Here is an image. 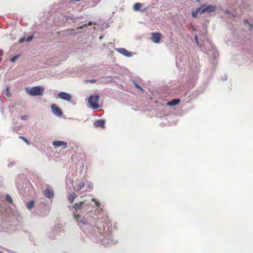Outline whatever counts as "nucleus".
I'll return each instance as SVG.
<instances>
[{"label": "nucleus", "mask_w": 253, "mask_h": 253, "mask_svg": "<svg viewBox=\"0 0 253 253\" xmlns=\"http://www.w3.org/2000/svg\"><path fill=\"white\" fill-rule=\"evenodd\" d=\"M84 204V202H81L79 203H76L74 206H73V208L74 209L76 210V211H77L78 210H80L82 209V206L83 205V204Z\"/></svg>", "instance_id": "nucleus-15"}, {"label": "nucleus", "mask_w": 253, "mask_h": 253, "mask_svg": "<svg viewBox=\"0 0 253 253\" xmlns=\"http://www.w3.org/2000/svg\"><path fill=\"white\" fill-rule=\"evenodd\" d=\"M44 195L47 198L51 199L54 197V192L52 190L46 189L43 191Z\"/></svg>", "instance_id": "nucleus-11"}, {"label": "nucleus", "mask_w": 253, "mask_h": 253, "mask_svg": "<svg viewBox=\"0 0 253 253\" xmlns=\"http://www.w3.org/2000/svg\"><path fill=\"white\" fill-rule=\"evenodd\" d=\"M19 138L22 139L27 145H29L30 144V141L24 136L20 135Z\"/></svg>", "instance_id": "nucleus-19"}, {"label": "nucleus", "mask_w": 253, "mask_h": 253, "mask_svg": "<svg viewBox=\"0 0 253 253\" xmlns=\"http://www.w3.org/2000/svg\"><path fill=\"white\" fill-rule=\"evenodd\" d=\"M69 18L74 19V18H73V17H67V19H69Z\"/></svg>", "instance_id": "nucleus-35"}, {"label": "nucleus", "mask_w": 253, "mask_h": 253, "mask_svg": "<svg viewBox=\"0 0 253 253\" xmlns=\"http://www.w3.org/2000/svg\"><path fill=\"white\" fill-rule=\"evenodd\" d=\"M92 24V22L90 21L88 23V24H84V27H86L87 26H90ZM83 27V26H81L80 28H82Z\"/></svg>", "instance_id": "nucleus-26"}, {"label": "nucleus", "mask_w": 253, "mask_h": 253, "mask_svg": "<svg viewBox=\"0 0 253 253\" xmlns=\"http://www.w3.org/2000/svg\"><path fill=\"white\" fill-rule=\"evenodd\" d=\"M32 204H33V206L34 205V202L33 201Z\"/></svg>", "instance_id": "nucleus-39"}, {"label": "nucleus", "mask_w": 253, "mask_h": 253, "mask_svg": "<svg viewBox=\"0 0 253 253\" xmlns=\"http://www.w3.org/2000/svg\"><path fill=\"white\" fill-rule=\"evenodd\" d=\"M6 201L10 204L13 203V200L9 194H6L5 196Z\"/></svg>", "instance_id": "nucleus-18"}, {"label": "nucleus", "mask_w": 253, "mask_h": 253, "mask_svg": "<svg viewBox=\"0 0 253 253\" xmlns=\"http://www.w3.org/2000/svg\"><path fill=\"white\" fill-rule=\"evenodd\" d=\"M25 41V38L22 37L19 39V42L21 43H23Z\"/></svg>", "instance_id": "nucleus-27"}, {"label": "nucleus", "mask_w": 253, "mask_h": 253, "mask_svg": "<svg viewBox=\"0 0 253 253\" xmlns=\"http://www.w3.org/2000/svg\"><path fill=\"white\" fill-rule=\"evenodd\" d=\"M202 10L200 12V14L205 12H212L216 10V6L215 5L209 4V5H202Z\"/></svg>", "instance_id": "nucleus-3"}, {"label": "nucleus", "mask_w": 253, "mask_h": 253, "mask_svg": "<svg viewBox=\"0 0 253 253\" xmlns=\"http://www.w3.org/2000/svg\"><path fill=\"white\" fill-rule=\"evenodd\" d=\"M44 88L41 86L33 87V96H42Z\"/></svg>", "instance_id": "nucleus-4"}, {"label": "nucleus", "mask_w": 253, "mask_h": 253, "mask_svg": "<svg viewBox=\"0 0 253 253\" xmlns=\"http://www.w3.org/2000/svg\"><path fill=\"white\" fill-rule=\"evenodd\" d=\"M26 207L29 210L31 211L32 210V200H30L27 203Z\"/></svg>", "instance_id": "nucleus-21"}, {"label": "nucleus", "mask_w": 253, "mask_h": 253, "mask_svg": "<svg viewBox=\"0 0 253 253\" xmlns=\"http://www.w3.org/2000/svg\"><path fill=\"white\" fill-rule=\"evenodd\" d=\"M202 10V8L200 7V8H197L196 10H193L192 12V16L194 17V18H196L197 17V15H198V14L199 13H200V12Z\"/></svg>", "instance_id": "nucleus-16"}, {"label": "nucleus", "mask_w": 253, "mask_h": 253, "mask_svg": "<svg viewBox=\"0 0 253 253\" xmlns=\"http://www.w3.org/2000/svg\"><path fill=\"white\" fill-rule=\"evenodd\" d=\"M32 40V35L29 36L26 39V42H30Z\"/></svg>", "instance_id": "nucleus-28"}, {"label": "nucleus", "mask_w": 253, "mask_h": 253, "mask_svg": "<svg viewBox=\"0 0 253 253\" xmlns=\"http://www.w3.org/2000/svg\"><path fill=\"white\" fill-rule=\"evenodd\" d=\"M105 122L103 120H98L94 123V125L96 127H101L104 128L105 127Z\"/></svg>", "instance_id": "nucleus-12"}, {"label": "nucleus", "mask_w": 253, "mask_h": 253, "mask_svg": "<svg viewBox=\"0 0 253 253\" xmlns=\"http://www.w3.org/2000/svg\"><path fill=\"white\" fill-rule=\"evenodd\" d=\"M27 116H22L20 117L21 120H27Z\"/></svg>", "instance_id": "nucleus-30"}, {"label": "nucleus", "mask_w": 253, "mask_h": 253, "mask_svg": "<svg viewBox=\"0 0 253 253\" xmlns=\"http://www.w3.org/2000/svg\"><path fill=\"white\" fill-rule=\"evenodd\" d=\"M151 39L154 42L159 43L161 39V34L158 32L152 33Z\"/></svg>", "instance_id": "nucleus-7"}, {"label": "nucleus", "mask_w": 253, "mask_h": 253, "mask_svg": "<svg viewBox=\"0 0 253 253\" xmlns=\"http://www.w3.org/2000/svg\"><path fill=\"white\" fill-rule=\"evenodd\" d=\"M142 4L141 3L137 2L133 5V9L135 11H138L142 7Z\"/></svg>", "instance_id": "nucleus-17"}, {"label": "nucleus", "mask_w": 253, "mask_h": 253, "mask_svg": "<svg viewBox=\"0 0 253 253\" xmlns=\"http://www.w3.org/2000/svg\"><path fill=\"white\" fill-rule=\"evenodd\" d=\"M250 25V28L249 29L250 30H251V29H253V27L252 25Z\"/></svg>", "instance_id": "nucleus-33"}, {"label": "nucleus", "mask_w": 253, "mask_h": 253, "mask_svg": "<svg viewBox=\"0 0 253 253\" xmlns=\"http://www.w3.org/2000/svg\"><path fill=\"white\" fill-rule=\"evenodd\" d=\"M52 144L54 147H58L63 146V148H66L67 146V143L66 142L63 141H54L52 142Z\"/></svg>", "instance_id": "nucleus-9"}, {"label": "nucleus", "mask_w": 253, "mask_h": 253, "mask_svg": "<svg viewBox=\"0 0 253 253\" xmlns=\"http://www.w3.org/2000/svg\"><path fill=\"white\" fill-rule=\"evenodd\" d=\"M24 198H25L24 197ZM23 201H26V200H25L24 199H23Z\"/></svg>", "instance_id": "nucleus-38"}, {"label": "nucleus", "mask_w": 253, "mask_h": 253, "mask_svg": "<svg viewBox=\"0 0 253 253\" xmlns=\"http://www.w3.org/2000/svg\"><path fill=\"white\" fill-rule=\"evenodd\" d=\"M84 184L83 182H80L77 185V190H80L84 187Z\"/></svg>", "instance_id": "nucleus-20"}, {"label": "nucleus", "mask_w": 253, "mask_h": 253, "mask_svg": "<svg viewBox=\"0 0 253 253\" xmlns=\"http://www.w3.org/2000/svg\"><path fill=\"white\" fill-rule=\"evenodd\" d=\"M244 22H245V23H246L247 24H249L248 21L247 20H245L244 21Z\"/></svg>", "instance_id": "nucleus-34"}, {"label": "nucleus", "mask_w": 253, "mask_h": 253, "mask_svg": "<svg viewBox=\"0 0 253 253\" xmlns=\"http://www.w3.org/2000/svg\"><path fill=\"white\" fill-rule=\"evenodd\" d=\"M20 57V55H16L13 57H12L11 59H10V61L14 63L16 61V60L18 59V57Z\"/></svg>", "instance_id": "nucleus-22"}, {"label": "nucleus", "mask_w": 253, "mask_h": 253, "mask_svg": "<svg viewBox=\"0 0 253 253\" xmlns=\"http://www.w3.org/2000/svg\"><path fill=\"white\" fill-rule=\"evenodd\" d=\"M77 197V195L75 193H70L69 194L67 198L68 200L69 201V202L71 204H72L76 198Z\"/></svg>", "instance_id": "nucleus-13"}, {"label": "nucleus", "mask_w": 253, "mask_h": 253, "mask_svg": "<svg viewBox=\"0 0 253 253\" xmlns=\"http://www.w3.org/2000/svg\"><path fill=\"white\" fill-rule=\"evenodd\" d=\"M0 253H1V252L0 251Z\"/></svg>", "instance_id": "nucleus-40"}, {"label": "nucleus", "mask_w": 253, "mask_h": 253, "mask_svg": "<svg viewBox=\"0 0 253 253\" xmlns=\"http://www.w3.org/2000/svg\"><path fill=\"white\" fill-rule=\"evenodd\" d=\"M0 51H1V52H0V53H2V50H0Z\"/></svg>", "instance_id": "nucleus-36"}, {"label": "nucleus", "mask_w": 253, "mask_h": 253, "mask_svg": "<svg viewBox=\"0 0 253 253\" xmlns=\"http://www.w3.org/2000/svg\"><path fill=\"white\" fill-rule=\"evenodd\" d=\"M117 50L125 56L130 57L132 56V53L124 48H119L117 49Z\"/></svg>", "instance_id": "nucleus-8"}, {"label": "nucleus", "mask_w": 253, "mask_h": 253, "mask_svg": "<svg viewBox=\"0 0 253 253\" xmlns=\"http://www.w3.org/2000/svg\"><path fill=\"white\" fill-rule=\"evenodd\" d=\"M15 164V162H12L11 163H9V164H8V166L9 167H11L12 166H13Z\"/></svg>", "instance_id": "nucleus-31"}, {"label": "nucleus", "mask_w": 253, "mask_h": 253, "mask_svg": "<svg viewBox=\"0 0 253 253\" xmlns=\"http://www.w3.org/2000/svg\"><path fill=\"white\" fill-rule=\"evenodd\" d=\"M135 86L136 87V88L137 89H138L139 90H140L141 91H143V88L138 84H135Z\"/></svg>", "instance_id": "nucleus-29"}, {"label": "nucleus", "mask_w": 253, "mask_h": 253, "mask_svg": "<svg viewBox=\"0 0 253 253\" xmlns=\"http://www.w3.org/2000/svg\"><path fill=\"white\" fill-rule=\"evenodd\" d=\"M0 51H1V52H0V53H2V50H0Z\"/></svg>", "instance_id": "nucleus-37"}, {"label": "nucleus", "mask_w": 253, "mask_h": 253, "mask_svg": "<svg viewBox=\"0 0 253 253\" xmlns=\"http://www.w3.org/2000/svg\"><path fill=\"white\" fill-rule=\"evenodd\" d=\"M74 217L77 219L79 224H83L85 225L87 223V221L84 217H82L80 215H74Z\"/></svg>", "instance_id": "nucleus-10"}, {"label": "nucleus", "mask_w": 253, "mask_h": 253, "mask_svg": "<svg viewBox=\"0 0 253 253\" xmlns=\"http://www.w3.org/2000/svg\"><path fill=\"white\" fill-rule=\"evenodd\" d=\"M91 201L94 202L95 205L97 207H99L100 206V203L98 201H97L95 199L92 198Z\"/></svg>", "instance_id": "nucleus-24"}, {"label": "nucleus", "mask_w": 253, "mask_h": 253, "mask_svg": "<svg viewBox=\"0 0 253 253\" xmlns=\"http://www.w3.org/2000/svg\"><path fill=\"white\" fill-rule=\"evenodd\" d=\"M25 91L27 93H28L30 95H32V87H26Z\"/></svg>", "instance_id": "nucleus-23"}, {"label": "nucleus", "mask_w": 253, "mask_h": 253, "mask_svg": "<svg viewBox=\"0 0 253 253\" xmlns=\"http://www.w3.org/2000/svg\"><path fill=\"white\" fill-rule=\"evenodd\" d=\"M51 109L53 113L58 117L62 116L63 113L61 109L56 106L55 104H52L51 105Z\"/></svg>", "instance_id": "nucleus-5"}, {"label": "nucleus", "mask_w": 253, "mask_h": 253, "mask_svg": "<svg viewBox=\"0 0 253 253\" xmlns=\"http://www.w3.org/2000/svg\"><path fill=\"white\" fill-rule=\"evenodd\" d=\"M195 41H196V43H197V44H198V43H199V42H198V37H197V35H196V36H195Z\"/></svg>", "instance_id": "nucleus-32"}, {"label": "nucleus", "mask_w": 253, "mask_h": 253, "mask_svg": "<svg viewBox=\"0 0 253 253\" xmlns=\"http://www.w3.org/2000/svg\"><path fill=\"white\" fill-rule=\"evenodd\" d=\"M58 96L59 98L67 101H70L72 98L70 94L65 92H59L58 95Z\"/></svg>", "instance_id": "nucleus-6"}, {"label": "nucleus", "mask_w": 253, "mask_h": 253, "mask_svg": "<svg viewBox=\"0 0 253 253\" xmlns=\"http://www.w3.org/2000/svg\"><path fill=\"white\" fill-rule=\"evenodd\" d=\"M28 182L30 183V181L28 179L25 177V176L23 174H20L18 175V177L16 180V184L18 189H20L24 187V182Z\"/></svg>", "instance_id": "nucleus-1"}, {"label": "nucleus", "mask_w": 253, "mask_h": 253, "mask_svg": "<svg viewBox=\"0 0 253 253\" xmlns=\"http://www.w3.org/2000/svg\"><path fill=\"white\" fill-rule=\"evenodd\" d=\"M180 100L179 99H174L167 102V104L168 106H174L178 104Z\"/></svg>", "instance_id": "nucleus-14"}, {"label": "nucleus", "mask_w": 253, "mask_h": 253, "mask_svg": "<svg viewBox=\"0 0 253 253\" xmlns=\"http://www.w3.org/2000/svg\"><path fill=\"white\" fill-rule=\"evenodd\" d=\"M98 95H91L88 98V103L93 109H97L99 107Z\"/></svg>", "instance_id": "nucleus-2"}, {"label": "nucleus", "mask_w": 253, "mask_h": 253, "mask_svg": "<svg viewBox=\"0 0 253 253\" xmlns=\"http://www.w3.org/2000/svg\"><path fill=\"white\" fill-rule=\"evenodd\" d=\"M5 90H6L7 96H9L10 95V93L9 92V86H6Z\"/></svg>", "instance_id": "nucleus-25"}]
</instances>
